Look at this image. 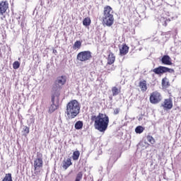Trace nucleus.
<instances>
[{"label":"nucleus","instance_id":"f257e3e1","mask_svg":"<svg viewBox=\"0 0 181 181\" xmlns=\"http://www.w3.org/2000/svg\"><path fill=\"white\" fill-rule=\"evenodd\" d=\"M90 121L94 122L95 129L99 132H105L110 124V117L105 114L99 113L98 115H93Z\"/></svg>","mask_w":181,"mask_h":181},{"label":"nucleus","instance_id":"f03ea898","mask_svg":"<svg viewBox=\"0 0 181 181\" xmlns=\"http://www.w3.org/2000/svg\"><path fill=\"white\" fill-rule=\"evenodd\" d=\"M69 119L76 118L78 114H80V103L77 100H72L66 104V110L65 112Z\"/></svg>","mask_w":181,"mask_h":181},{"label":"nucleus","instance_id":"7ed1b4c3","mask_svg":"<svg viewBox=\"0 0 181 181\" xmlns=\"http://www.w3.org/2000/svg\"><path fill=\"white\" fill-rule=\"evenodd\" d=\"M33 167H34V175L37 176L40 175L42 169H43V154L42 153H37V158L33 160Z\"/></svg>","mask_w":181,"mask_h":181},{"label":"nucleus","instance_id":"20e7f679","mask_svg":"<svg viewBox=\"0 0 181 181\" xmlns=\"http://www.w3.org/2000/svg\"><path fill=\"white\" fill-rule=\"evenodd\" d=\"M78 62H86L93 59V55L90 51H82L77 54L76 57Z\"/></svg>","mask_w":181,"mask_h":181},{"label":"nucleus","instance_id":"39448f33","mask_svg":"<svg viewBox=\"0 0 181 181\" xmlns=\"http://www.w3.org/2000/svg\"><path fill=\"white\" fill-rule=\"evenodd\" d=\"M149 101L151 104H159L162 101V94L155 90L150 94Z\"/></svg>","mask_w":181,"mask_h":181},{"label":"nucleus","instance_id":"423d86ee","mask_svg":"<svg viewBox=\"0 0 181 181\" xmlns=\"http://www.w3.org/2000/svg\"><path fill=\"white\" fill-rule=\"evenodd\" d=\"M153 72L155 73V74L160 75L164 74V73H175V69L160 66L153 69Z\"/></svg>","mask_w":181,"mask_h":181},{"label":"nucleus","instance_id":"0eeeda50","mask_svg":"<svg viewBox=\"0 0 181 181\" xmlns=\"http://www.w3.org/2000/svg\"><path fill=\"white\" fill-rule=\"evenodd\" d=\"M67 81V76H58L54 81V85L56 86L57 90H62L63 86L66 84Z\"/></svg>","mask_w":181,"mask_h":181},{"label":"nucleus","instance_id":"6e6552de","mask_svg":"<svg viewBox=\"0 0 181 181\" xmlns=\"http://www.w3.org/2000/svg\"><path fill=\"white\" fill-rule=\"evenodd\" d=\"M103 24L106 26H112L114 25V16H103Z\"/></svg>","mask_w":181,"mask_h":181},{"label":"nucleus","instance_id":"1a4fd4ad","mask_svg":"<svg viewBox=\"0 0 181 181\" xmlns=\"http://www.w3.org/2000/svg\"><path fill=\"white\" fill-rule=\"evenodd\" d=\"M161 106L163 110H172L173 108V101L171 98L165 99Z\"/></svg>","mask_w":181,"mask_h":181},{"label":"nucleus","instance_id":"9d476101","mask_svg":"<svg viewBox=\"0 0 181 181\" xmlns=\"http://www.w3.org/2000/svg\"><path fill=\"white\" fill-rule=\"evenodd\" d=\"M9 8V4L8 1L0 2V15H4L8 11Z\"/></svg>","mask_w":181,"mask_h":181},{"label":"nucleus","instance_id":"9b49d317","mask_svg":"<svg viewBox=\"0 0 181 181\" xmlns=\"http://www.w3.org/2000/svg\"><path fill=\"white\" fill-rule=\"evenodd\" d=\"M139 87L141 93H146L148 90V83L146 80L140 81L139 83Z\"/></svg>","mask_w":181,"mask_h":181},{"label":"nucleus","instance_id":"f8f14e48","mask_svg":"<svg viewBox=\"0 0 181 181\" xmlns=\"http://www.w3.org/2000/svg\"><path fill=\"white\" fill-rule=\"evenodd\" d=\"M112 13H114V11H112V8H111V6H105L104 7L103 16H114Z\"/></svg>","mask_w":181,"mask_h":181},{"label":"nucleus","instance_id":"ddd939ff","mask_svg":"<svg viewBox=\"0 0 181 181\" xmlns=\"http://www.w3.org/2000/svg\"><path fill=\"white\" fill-rule=\"evenodd\" d=\"M129 52V47L127 44H122V47L119 48V54L120 56H125L128 54Z\"/></svg>","mask_w":181,"mask_h":181},{"label":"nucleus","instance_id":"4468645a","mask_svg":"<svg viewBox=\"0 0 181 181\" xmlns=\"http://www.w3.org/2000/svg\"><path fill=\"white\" fill-rule=\"evenodd\" d=\"M115 63V55L112 52H110L107 57V63L106 67H108V64H114Z\"/></svg>","mask_w":181,"mask_h":181},{"label":"nucleus","instance_id":"2eb2a0df","mask_svg":"<svg viewBox=\"0 0 181 181\" xmlns=\"http://www.w3.org/2000/svg\"><path fill=\"white\" fill-rule=\"evenodd\" d=\"M161 62L163 64H165L167 66H172V59L169 55H164L162 59Z\"/></svg>","mask_w":181,"mask_h":181},{"label":"nucleus","instance_id":"dca6fc26","mask_svg":"<svg viewBox=\"0 0 181 181\" xmlns=\"http://www.w3.org/2000/svg\"><path fill=\"white\" fill-rule=\"evenodd\" d=\"M71 165H73V163H71V158H67L63 161L62 168L65 170H67V169H69Z\"/></svg>","mask_w":181,"mask_h":181},{"label":"nucleus","instance_id":"f3484780","mask_svg":"<svg viewBox=\"0 0 181 181\" xmlns=\"http://www.w3.org/2000/svg\"><path fill=\"white\" fill-rule=\"evenodd\" d=\"M162 88L166 90V88H169L170 87V83L169 82V79L166 77L163 78L161 81Z\"/></svg>","mask_w":181,"mask_h":181},{"label":"nucleus","instance_id":"a211bd4d","mask_svg":"<svg viewBox=\"0 0 181 181\" xmlns=\"http://www.w3.org/2000/svg\"><path fill=\"white\" fill-rule=\"evenodd\" d=\"M121 93V86L119 88L117 86L112 87V96L115 97L116 95H118Z\"/></svg>","mask_w":181,"mask_h":181},{"label":"nucleus","instance_id":"6ab92c4d","mask_svg":"<svg viewBox=\"0 0 181 181\" xmlns=\"http://www.w3.org/2000/svg\"><path fill=\"white\" fill-rule=\"evenodd\" d=\"M83 25L86 27L90 26V25H91V18H90V17H86L83 18Z\"/></svg>","mask_w":181,"mask_h":181},{"label":"nucleus","instance_id":"aec40b11","mask_svg":"<svg viewBox=\"0 0 181 181\" xmlns=\"http://www.w3.org/2000/svg\"><path fill=\"white\" fill-rule=\"evenodd\" d=\"M58 107H59V106H58L57 105H56V104H54V103H52V105H51L50 107H49L48 112H49V114H52V113L54 112V111H55L56 110H57Z\"/></svg>","mask_w":181,"mask_h":181},{"label":"nucleus","instance_id":"412c9836","mask_svg":"<svg viewBox=\"0 0 181 181\" xmlns=\"http://www.w3.org/2000/svg\"><path fill=\"white\" fill-rule=\"evenodd\" d=\"M81 48V41L77 40L74 42L73 45L74 50H78Z\"/></svg>","mask_w":181,"mask_h":181},{"label":"nucleus","instance_id":"4be33fe9","mask_svg":"<svg viewBox=\"0 0 181 181\" xmlns=\"http://www.w3.org/2000/svg\"><path fill=\"white\" fill-rule=\"evenodd\" d=\"M78 158H80V151H74L72 155L73 160H78Z\"/></svg>","mask_w":181,"mask_h":181},{"label":"nucleus","instance_id":"5701e85b","mask_svg":"<svg viewBox=\"0 0 181 181\" xmlns=\"http://www.w3.org/2000/svg\"><path fill=\"white\" fill-rule=\"evenodd\" d=\"M1 181H13L12 180V174L11 173L6 174L5 177L3 178Z\"/></svg>","mask_w":181,"mask_h":181},{"label":"nucleus","instance_id":"b1692460","mask_svg":"<svg viewBox=\"0 0 181 181\" xmlns=\"http://www.w3.org/2000/svg\"><path fill=\"white\" fill-rule=\"evenodd\" d=\"M83 123L81 121H78L75 124V129H81L83 128Z\"/></svg>","mask_w":181,"mask_h":181},{"label":"nucleus","instance_id":"393cba45","mask_svg":"<svg viewBox=\"0 0 181 181\" xmlns=\"http://www.w3.org/2000/svg\"><path fill=\"white\" fill-rule=\"evenodd\" d=\"M144 129H145L144 128V127L138 126L135 129V132H136V134H142V132H144Z\"/></svg>","mask_w":181,"mask_h":181},{"label":"nucleus","instance_id":"a878e982","mask_svg":"<svg viewBox=\"0 0 181 181\" xmlns=\"http://www.w3.org/2000/svg\"><path fill=\"white\" fill-rule=\"evenodd\" d=\"M147 141L148 142H149L150 144H151V145H153L155 144V142H156L155 141V139L153 138V136L148 135L146 136Z\"/></svg>","mask_w":181,"mask_h":181},{"label":"nucleus","instance_id":"bb28decb","mask_svg":"<svg viewBox=\"0 0 181 181\" xmlns=\"http://www.w3.org/2000/svg\"><path fill=\"white\" fill-rule=\"evenodd\" d=\"M19 67H21V63L18 61L14 62L13 64V69H14V70H18Z\"/></svg>","mask_w":181,"mask_h":181},{"label":"nucleus","instance_id":"cd10ccee","mask_svg":"<svg viewBox=\"0 0 181 181\" xmlns=\"http://www.w3.org/2000/svg\"><path fill=\"white\" fill-rule=\"evenodd\" d=\"M81 179H83V172H79L76 175L75 181H80Z\"/></svg>","mask_w":181,"mask_h":181},{"label":"nucleus","instance_id":"c85d7f7f","mask_svg":"<svg viewBox=\"0 0 181 181\" xmlns=\"http://www.w3.org/2000/svg\"><path fill=\"white\" fill-rule=\"evenodd\" d=\"M111 65L112 64H108V67L105 66L107 71H114V70H115V67L114 66V65H112V66Z\"/></svg>","mask_w":181,"mask_h":181},{"label":"nucleus","instance_id":"c756f323","mask_svg":"<svg viewBox=\"0 0 181 181\" xmlns=\"http://www.w3.org/2000/svg\"><path fill=\"white\" fill-rule=\"evenodd\" d=\"M163 21H164V23H163V26H168V23L170 22V19H165V18H163Z\"/></svg>","mask_w":181,"mask_h":181},{"label":"nucleus","instance_id":"7c9ffc66","mask_svg":"<svg viewBox=\"0 0 181 181\" xmlns=\"http://www.w3.org/2000/svg\"><path fill=\"white\" fill-rule=\"evenodd\" d=\"M23 132H24V134H29V132H30V129H29V127H27V126H25V127L23 128Z\"/></svg>","mask_w":181,"mask_h":181},{"label":"nucleus","instance_id":"2f4dec72","mask_svg":"<svg viewBox=\"0 0 181 181\" xmlns=\"http://www.w3.org/2000/svg\"><path fill=\"white\" fill-rule=\"evenodd\" d=\"M113 114L115 115H117V114H119V108H116L114 110Z\"/></svg>","mask_w":181,"mask_h":181},{"label":"nucleus","instance_id":"473e14b6","mask_svg":"<svg viewBox=\"0 0 181 181\" xmlns=\"http://www.w3.org/2000/svg\"><path fill=\"white\" fill-rule=\"evenodd\" d=\"M54 98H55V96H54V95H53L52 96V99H51L52 104H54Z\"/></svg>","mask_w":181,"mask_h":181},{"label":"nucleus","instance_id":"72a5a7b5","mask_svg":"<svg viewBox=\"0 0 181 181\" xmlns=\"http://www.w3.org/2000/svg\"><path fill=\"white\" fill-rule=\"evenodd\" d=\"M110 100H112V97H110Z\"/></svg>","mask_w":181,"mask_h":181}]
</instances>
